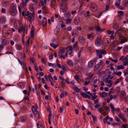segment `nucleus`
<instances>
[{"instance_id": "nucleus-1", "label": "nucleus", "mask_w": 128, "mask_h": 128, "mask_svg": "<svg viewBox=\"0 0 128 128\" xmlns=\"http://www.w3.org/2000/svg\"><path fill=\"white\" fill-rule=\"evenodd\" d=\"M102 43L101 39L99 38H97L95 40L94 44L95 45L98 46H100Z\"/></svg>"}, {"instance_id": "nucleus-2", "label": "nucleus", "mask_w": 128, "mask_h": 128, "mask_svg": "<svg viewBox=\"0 0 128 128\" xmlns=\"http://www.w3.org/2000/svg\"><path fill=\"white\" fill-rule=\"evenodd\" d=\"M2 5L4 7L7 8L9 6L10 3L8 1H5L3 0L2 2Z\"/></svg>"}, {"instance_id": "nucleus-3", "label": "nucleus", "mask_w": 128, "mask_h": 128, "mask_svg": "<svg viewBox=\"0 0 128 128\" xmlns=\"http://www.w3.org/2000/svg\"><path fill=\"white\" fill-rule=\"evenodd\" d=\"M96 64V62L94 60H91L88 62V65L90 68H92Z\"/></svg>"}, {"instance_id": "nucleus-4", "label": "nucleus", "mask_w": 128, "mask_h": 128, "mask_svg": "<svg viewBox=\"0 0 128 128\" xmlns=\"http://www.w3.org/2000/svg\"><path fill=\"white\" fill-rule=\"evenodd\" d=\"M30 15L28 17V19L30 22H32V21L34 19V15L30 12H29Z\"/></svg>"}, {"instance_id": "nucleus-5", "label": "nucleus", "mask_w": 128, "mask_h": 128, "mask_svg": "<svg viewBox=\"0 0 128 128\" xmlns=\"http://www.w3.org/2000/svg\"><path fill=\"white\" fill-rule=\"evenodd\" d=\"M60 8L63 10H65L66 8V3L64 1H61L60 3Z\"/></svg>"}, {"instance_id": "nucleus-6", "label": "nucleus", "mask_w": 128, "mask_h": 128, "mask_svg": "<svg viewBox=\"0 0 128 128\" xmlns=\"http://www.w3.org/2000/svg\"><path fill=\"white\" fill-rule=\"evenodd\" d=\"M91 8L93 11L96 12L98 10L97 5L95 4H92L91 6Z\"/></svg>"}, {"instance_id": "nucleus-7", "label": "nucleus", "mask_w": 128, "mask_h": 128, "mask_svg": "<svg viewBox=\"0 0 128 128\" xmlns=\"http://www.w3.org/2000/svg\"><path fill=\"white\" fill-rule=\"evenodd\" d=\"M102 67H103L101 66L100 65L98 64L96 65L94 68V70H100L102 68Z\"/></svg>"}, {"instance_id": "nucleus-8", "label": "nucleus", "mask_w": 128, "mask_h": 128, "mask_svg": "<svg viewBox=\"0 0 128 128\" xmlns=\"http://www.w3.org/2000/svg\"><path fill=\"white\" fill-rule=\"evenodd\" d=\"M79 42L82 44H84L85 42V39L84 37L82 36H80L78 38Z\"/></svg>"}, {"instance_id": "nucleus-9", "label": "nucleus", "mask_w": 128, "mask_h": 128, "mask_svg": "<svg viewBox=\"0 0 128 128\" xmlns=\"http://www.w3.org/2000/svg\"><path fill=\"white\" fill-rule=\"evenodd\" d=\"M8 12L12 16H15L17 13L16 10H11L10 11L9 10Z\"/></svg>"}, {"instance_id": "nucleus-10", "label": "nucleus", "mask_w": 128, "mask_h": 128, "mask_svg": "<svg viewBox=\"0 0 128 128\" xmlns=\"http://www.w3.org/2000/svg\"><path fill=\"white\" fill-rule=\"evenodd\" d=\"M96 53L97 55L99 56V58H102V56L101 55V50H96Z\"/></svg>"}, {"instance_id": "nucleus-11", "label": "nucleus", "mask_w": 128, "mask_h": 128, "mask_svg": "<svg viewBox=\"0 0 128 128\" xmlns=\"http://www.w3.org/2000/svg\"><path fill=\"white\" fill-rule=\"evenodd\" d=\"M0 20L1 22L3 24H4L6 22V18L4 16H1Z\"/></svg>"}, {"instance_id": "nucleus-12", "label": "nucleus", "mask_w": 128, "mask_h": 128, "mask_svg": "<svg viewBox=\"0 0 128 128\" xmlns=\"http://www.w3.org/2000/svg\"><path fill=\"white\" fill-rule=\"evenodd\" d=\"M31 29L30 36L31 38H32L34 37V27L33 26H31Z\"/></svg>"}, {"instance_id": "nucleus-13", "label": "nucleus", "mask_w": 128, "mask_h": 128, "mask_svg": "<svg viewBox=\"0 0 128 128\" xmlns=\"http://www.w3.org/2000/svg\"><path fill=\"white\" fill-rule=\"evenodd\" d=\"M109 119L110 121H112L113 120V119L112 118H110L109 116H107L106 117V118L104 119L103 122L104 123H106L107 120L108 119Z\"/></svg>"}, {"instance_id": "nucleus-14", "label": "nucleus", "mask_w": 128, "mask_h": 128, "mask_svg": "<svg viewBox=\"0 0 128 128\" xmlns=\"http://www.w3.org/2000/svg\"><path fill=\"white\" fill-rule=\"evenodd\" d=\"M74 22L75 24H77L79 22V18L78 17H75L74 19Z\"/></svg>"}, {"instance_id": "nucleus-15", "label": "nucleus", "mask_w": 128, "mask_h": 128, "mask_svg": "<svg viewBox=\"0 0 128 128\" xmlns=\"http://www.w3.org/2000/svg\"><path fill=\"white\" fill-rule=\"evenodd\" d=\"M10 7L12 8V10H16V5L14 3H12L10 6Z\"/></svg>"}, {"instance_id": "nucleus-16", "label": "nucleus", "mask_w": 128, "mask_h": 128, "mask_svg": "<svg viewBox=\"0 0 128 128\" xmlns=\"http://www.w3.org/2000/svg\"><path fill=\"white\" fill-rule=\"evenodd\" d=\"M66 49V48L61 47L60 49V51L61 54H62L65 51V50Z\"/></svg>"}, {"instance_id": "nucleus-17", "label": "nucleus", "mask_w": 128, "mask_h": 128, "mask_svg": "<svg viewBox=\"0 0 128 128\" xmlns=\"http://www.w3.org/2000/svg\"><path fill=\"white\" fill-rule=\"evenodd\" d=\"M94 38V34L93 33H91L88 35L87 38L88 39H91V38L93 39Z\"/></svg>"}, {"instance_id": "nucleus-18", "label": "nucleus", "mask_w": 128, "mask_h": 128, "mask_svg": "<svg viewBox=\"0 0 128 128\" xmlns=\"http://www.w3.org/2000/svg\"><path fill=\"white\" fill-rule=\"evenodd\" d=\"M50 45L51 47H53V48L54 49H56V47H58L59 46L58 44L55 45L53 43H50Z\"/></svg>"}, {"instance_id": "nucleus-19", "label": "nucleus", "mask_w": 128, "mask_h": 128, "mask_svg": "<svg viewBox=\"0 0 128 128\" xmlns=\"http://www.w3.org/2000/svg\"><path fill=\"white\" fill-rule=\"evenodd\" d=\"M72 35L74 37H76L78 35V32L76 30H75L74 32H72Z\"/></svg>"}, {"instance_id": "nucleus-20", "label": "nucleus", "mask_w": 128, "mask_h": 128, "mask_svg": "<svg viewBox=\"0 0 128 128\" xmlns=\"http://www.w3.org/2000/svg\"><path fill=\"white\" fill-rule=\"evenodd\" d=\"M35 8V6L33 4H32L30 6V10L31 11H32Z\"/></svg>"}, {"instance_id": "nucleus-21", "label": "nucleus", "mask_w": 128, "mask_h": 128, "mask_svg": "<svg viewBox=\"0 0 128 128\" xmlns=\"http://www.w3.org/2000/svg\"><path fill=\"white\" fill-rule=\"evenodd\" d=\"M27 4V3H25L24 1L22 0V3L20 4V6L22 8H23L24 6H26Z\"/></svg>"}, {"instance_id": "nucleus-22", "label": "nucleus", "mask_w": 128, "mask_h": 128, "mask_svg": "<svg viewBox=\"0 0 128 128\" xmlns=\"http://www.w3.org/2000/svg\"><path fill=\"white\" fill-rule=\"evenodd\" d=\"M42 25L43 26H45L47 24V20L46 18H44L42 20Z\"/></svg>"}, {"instance_id": "nucleus-23", "label": "nucleus", "mask_w": 128, "mask_h": 128, "mask_svg": "<svg viewBox=\"0 0 128 128\" xmlns=\"http://www.w3.org/2000/svg\"><path fill=\"white\" fill-rule=\"evenodd\" d=\"M80 94L82 96V97L84 98H86L88 95L86 93L82 92H80Z\"/></svg>"}, {"instance_id": "nucleus-24", "label": "nucleus", "mask_w": 128, "mask_h": 128, "mask_svg": "<svg viewBox=\"0 0 128 128\" xmlns=\"http://www.w3.org/2000/svg\"><path fill=\"white\" fill-rule=\"evenodd\" d=\"M124 68V67L122 65H117L116 66L117 70H119L120 69H123Z\"/></svg>"}, {"instance_id": "nucleus-25", "label": "nucleus", "mask_w": 128, "mask_h": 128, "mask_svg": "<svg viewBox=\"0 0 128 128\" xmlns=\"http://www.w3.org/2000/svg\"><path fill=\"white\" fill-rule=\"evenodd\" d=\"M56 2V0H51V5L53 7L55 6Z\"/></svg>"}, {"instance_id": "nucleus-26", "label": "nucleus", "mask_w": 128, "mask_h": 128, "mask_svg": "<svg viewBox=\"0 0 128 128\" xmlns=\"http://www.w3.org/2000/svg\"><path fill=\"white\" fill-rule=\"evenodd\" d=\"M100 96L101 97H105L106 96L107 94L105 92H103L102 93H100Z\"/></svg>"}, {"instance_id": "nucleus-27", "label": "nucleus", "mask_w": 128, "mask_h": 128, "mask_svg": "<svg viewBox=\"0 0 128 128\" xmlns=\"http://www.w3.org/2000/svg\"><path fill=\"white\" fill-rule=\"evenodd\" d=\"M9 42L8 40L5 39L3 42H2V44L4 45H6L8 44Z\"/></svg>"}, {"instance_id": "nucleus-28", "label": "nucleus", "mask_w": 128, "mask_h": 128, "mask_svg": "<svg viewBox=\"0 0 128 128\" xmlns=\"http://www.w3.org/2000/svg\"><path fill=\"white\" fill-rule=\"evenodd\" d=\"M34 115L36 116V118L38 119H39L40 118L39 114L37 110L33 112Z\"/></svg>"}, {"instance_id": "nucleus-29", "label": "nucleus", "mask_w": 128, "mask_h": 128, "mask_svg": "<svg viewBox=\"0 0 128 128\" xmlns=\"http://www.w3.org/2000/svg\"><path fill=\"white\" fill-rule=\"evenodd\" d=\"M67 64L68 65L71 66H74V62L70 60H69L68 61Z\"/></svg>"}, {"instance_id": "nucleus-30", "label": "nucleus", "mask_w": 128, "mask_h": 128, "mask_svg": "<svg viewBox=\"0 0 128 128\" xmlns=\"http://www.w3.org/2000/svg\"><path fill=\"white\" fill-rule=\"evenodd\" d=\"M78 42L76 41L74 44L73 46V47L75 50H76L78 48Z\"/></svg>"}, {"instance_id": "nucleus-31", "label": "nucleus", "mask_w": 128, "mask_h": 128, "mask_svg": "<svg viewBox=\"0 0 128 128\" xmlns=\"http://www.w3.org/2000/svg\"><path fill=\"white\" fill-rule=\"evenodd\" d=\"M118 13L120 14L118 15V16L120 17L123 16L124 15V12L122 11H119Z\"/></svg>"}, {"instance_id": "nucleus-32", "label": "nucleus", "mask_w": 128, "mask_h": 128, "mask_svg": "<svg viewBox=\"0 0 128 128\" xmlns=\"http://www.w3.org/2000/svg\"><path fill=\"white\" fill-rule=\"evenodd\" d=\"M123 29L122 28H120L119 30H118L117 32V34H120V33L122 32V31H123Z\"/></svg>"}, {"instance_id": "nucleus-33", "label": "nucleus", "mask_w": 128, "mask_h": 128, "mask_svg": "<svg viewBox=\"0 0 128 128\" xmlns=\"http://www.w3.org/2000/svg\"><path fill=\"white\" fill-rule=\"evenodd\" d=\"M120 0H118L116 1L115 3V5L116 6L118 7L119 6V5L120 4Z\"/></svg>"}, {"instance_id": "nucleus-34", "label": "nucleus", "mask_w": 128, "mask_h": 128, "mask_svg": "<svg viewBox=\"0 0 128 128\" xmlns=\"http://www.w3.org/2000/svg\"><path fill=\"white\" fill-rule=\"evenodd\" d=\"M104 81L106 82L108 84L111 83V82H112L111 80H108V78H106Z\"/></svg>"}, {"instance_id": "nucleus-35", "label": "nucleus", "mask_w": 128, "mask_h": 128, "mask_svg": "<svg viewBox=\"0 0 128 128\" xmlns=\"http://www.w3.org/2000/svg\"><path fill=\"white\" fill-rule=\"evenodd\" d=\"M110 107L112 110V112L115 111V110L114 108V105L112 104H110Z\"/></svg>"}, {"instance_id": "nucleus-36", "label": "nucleus", "mask_w": 128, "mask_h": 128, "mask_svg": "<svg viewBox=\"0 0 128 128\" xmlns=\"http://www.w3.org/2000/svg\"><path fill=\"white\" fill-rule=\"evenodd\" d=\"M95 28L97 31L99 32L101 31L102 29L98 26H95Z\"/></svg>"}, {"instance_id": "nucleus-37", "label": "nucleus", "mask_w": 128, "mask_h": 128, "mask_svg": "<svg viewBox=\"0 0 128 128\" xmlns=\"http://www.w3.org/2000/svg\"><path fill=\"white\" fill-rule=\"evenodd\" d=\"M123 2L125 6H126L128 5V0H124Z\"/></svg>"}, {"instance_id": "nucleus-38", "label": "nucleus", "mask_w": 128, "mask_h": 128, "mask_svg": "<svg viewBox=\"0 0 128 128\" xmlns=\"http://www.w3.org/2000/svg\"><path fill=\"white\" fill-rule=\"evenodd\" d=\"M41 124H42L40 122V121L38 122L37 124L38 128H42Z\"/></svg>"}, {"instance_id": "nucleus-39", "label": "nucleus", "mask_w": 128, "mask_h": 128, "mask_svg": "<svg viewBox=\"0 0 128 128\" xmlns=\"http://www.w3.org/2000/svg\"><path fill=\"white\" fill-rule=\"evenodd\" d=\"M12 32L10 30H8L6 33H5V36L7 37L8 35L10 34Z\"/></svg>"}, {"instance_id": "nucleus-40", "label": "nucleus", "mask_w": 128, "mask_h": 128, "mask_svg": "<svg viewBox=\"0 0 128 128\" xmlns=\"http://www.w3.org/2000/svg\"><path fill=\"white\" fill-rule=\"evenodd\" d=\"M26 117L24 116H21L20 118V120L22 121H24L26 119Z\"/></svg>"}, {"instance_id": "nucleus-41", "label": "nucleus", "mask_w": 128, "mask_h": 128, "mask_svg": "<svg viewBox=\"0 0 128 128\" xmlns=\"http://www.w3.org/2000/svg\"><path fill=\"white\" fill-rule=\"evenodd\" d=\"M92 80V82H93L94 84H95L96 83L97 81V78L95 76H94Z\"/></svg>"}, {"instance_id": "nucleus-42", "label": "nucleus", "mask_w": 128, "mask_h": 128, "mask_svg": "<svg viewBox=\"0 0 128 128\" xmlns=\"http://www.w3.org/2000/svg\"><path fill=\"white\" fill-rule=\"evenodd\" d=\"M32 110L33 112L37 110L36 107H34V106H32Z\"/></svg>"}, {"instance_id": "nucleus-43", "label": "nucleus", "mask_w": 128, "mask_h": 128, "mask_svg": "<svg viewBox=\"0 0 128 128\" xmlns=\"http://www.w3.org/2000/svg\"><path fill=\"white\" fill-rule=\"evenodd\" d=\"M66 24H68L70 23L72 21V19L71 18H68L66 20Z\"/></svg>"}, {"instance_id": "nucleus-44", "label": "nucleus", "mask_w": 128, "mask_h": 128, "mask_svg": "<svg viewBox=\"0 0 128 128\" xmlns=\"http://www.w3.org/2000/svg\"><path fill=\"white\" fill-rule=\"evenodd\" d=\"M30 40V37H29L28 38L26 44V45L27 47L28 46V45L29 44V42Z\"/></svg>"}, {"instance_id": "nucleus-45", "label": "nucleus", "mask_w": 128, "mask_h": 128, "mask_svg": "<svg viewBox=\"0 0 128 128\" xmlns=\"http://www.w3.org/2000/svg\"><path fill=\"white\" fill-rule=\"evenodd\" d=\"M77 92H80V90L77 87H75L74 89Z\"/></svg>"}, {"instance_id": "nucleus-46", "label": "nucleus", "mask_w": 128, "mask_h": 128, "mask_svg": "<svg viewBox=\"0 0 128 128\" xmlns=\"http://www.w3.org/2000/svg\"><path fill=\"white\" fill-rule=\"evenodd\" d=\"M118 24L116 23L114 25L113 27V28L116 29L117 28H118Z\"/></svg>"}, {"instance_id": "nucleus-47", "label": "nucleus", "mask_w": 128, "mask_h": 128, "mask_svg": "<svg viewBox=\"0 0 128 128\" xmlns=\"http://www.w3.org/2000/svg\"><path fill=\"white\" fill-rule=\"evenodd\" d=\"M93 76V75H91L90 76H89L88 77L85 78V80H90L91 79Z\"/></svg>"}, {"instance_id": "nucleus-48", "label": "nucleus", "mask_w": 128, "mask_h": 128, "mask_svg": "<svg viewBox=\"0 0 128 128\" xmlns=\"http://www.w3.org/2000/svg\"><path fill=\"white\" fill-rule=\"evenodd\" d=\"M118 116L120 118L122 119H124V116L121 114H120Z\"/></svg>"}, {"instance_id": "nucleus-49", "label": "nucleus", "mask_w": 128, "mask_h": 128, "mask_svg": "<svg viewBox=\"0 0 128 128\" xmlns=\"http://www.w3.org/2000/svg\"><path fill=\"white\" fill-rule=\"evenodd\" d=\"M16 48L17 50H20L22 49L21 46L19 45H17L16 46Z\"/></svg>"}, {"instance_id": "nucleus-50", "label": "nucleus", "mask_w": 128, "mask_h": 128, "mask_svg": "<svg viewBox=\"0 0 128 128\" xmlns=\"http://www.w3.org/2000/svg\"><path fill=\"white\" fill-rule=\"evenodd\" d=\"M34 88H35V90L36 91L37 94H38L40 93V92L39 90H38L37 89V86L36 84L34 85Z\"/></svg>"}, {"instance_id": "nucleus-51", "label": "nucleus", "mask_w": 128, "mask_h": 128, "mask_svg": "<svg viewBox=\"0 0 128 128\" xmlns=\"http://www.w3.org/2000/svg\"><path fill=\"white\" fill-rule=\"evenodd\" d=\"M124 50L125 51H128V46H125L124 48Z\"/></svg>"}, {"instance_id": "nucleus-52", "label": "nucleus", "mask_w": 128, "mask_h": 128, "mask_svg": "<svg viewBox=\"0 0 128 128\" xmlns=\"http://www.w3.org/2000/svg\"><path fill=\"white\" fill-rule=\"evenodd\" d=\"M124 92H120V96L121 98H123L124 96Z\"/></svg>"}, {"instance_id": "nucleus-53", "label": "nucleus", "mask_w": 128, "mask_h": 128, "mask_svg": "<svg viewBox=\"0 0 128 128\" xmlns=\"http://www.w3.org/2000/svg\"><path fill=\"white\" fill-rule=\"evenodd\" d=\"M65 14H66V16L67 17H69L70 16V13L69 12L67 13L64 14V15Z\"/></svg>"}, {"instance_id": "nucleus-54", "label": "nucleus", "mask_w": 128, "mask_h": 128, "mask_svg": "<svg viewBox=\"0 0 128 128\" xmlns=\"http://www.w3.org/2000/svg\"><path fill=\"white\" fill-rule=\"evenodd\" d=\"M103 61L101 60H100V64L102 67H103L104 65V63L102 62Z\"/></svg>"}, {"instance_id": "nucleus-55", "label": "nucleus", "mask_w": 128, "mask_h": 128, "mask_svg": "<svg viewBox=\"0 0 128 128\" xmlns=\"http://www.w3.org/2000/svg\"><path fill=\"white\" fill-rule=\"evenodd\" d=\"M18 24V21L16 20L14 21V26H16L17 27V24Z\"/></svg>"}, {"instance_id": "nucleus-56", "label": "nucleus", "mask_w": 128, "mask_h": 128, "mask_svg": "<svg viewBox=\"0 0 128 128\" xmlns=\"http://www.w3.org/2000/svg\"><path fill=\"white\" fill-rule=\"evenodd\" d=\"M66 48H69V50L70 51H72V47L70 46H67Z\"/></svg>"}, {"instance_id": "nucleus-57", "label": "nucleus", "mask_w": 128, "mask_h": 128, "mask_svg": "<svg viewBox=\"0 0 128 128\" xmlns=\"http://www.w3.org/2000/svg\"><path fill=\"white\" fill-rule=\"evenodd\" d=\"M35 64V65H34L35 66H34V68L35 70H36V72H38V67L36 63H35V64Z\"/></svg>"}, {"instance_id": "nucleus-58", "label": "nucleus", "mask_w": 128, "mask_h": 128, "mask_svg": "<svg viewBox=\"0 0 128 128\" xmlns=\"http://www.w3.org/2000/svg\"><path fill=\"white\" fill-rule=\"evenodd\" d=\"M41 61L44 64H45L46 62L45 59L43 58H42L41 59Z\"/></svg>"}, {"instance_id": "nucleus-59", "label": "nucleus", "mask_w": 128, "mask_h": 128, "mask_svg": "<svg viewBox=\"0 0 128 128\" xmlns=\"http://www.w3.org/2000/svg\"><path fill=\"white\" fill-rule=\"evenodd\" d=\"M75 78L78 81L79 80H80V78L77 76H74Z\"/></svg>"}, {"instance_id": "nucleus-60", "label": "nucleus", "mask_w": 128, "mask_h": 128, "mask_svg": "<svg viewBox=\"0 0 128 128\" xmlns=\"http://www.w3.org/2000/svg\"><path fill=\"white\" fill-rule=\"evenodd\" d=\"M128 58H124L122 60V61L123 63H124L128 62Z\"/></svg>"}, {"instance_id": "nucleus-61", "label": "nucleus", "mask_w": 128, "mask_h": 128, "mask_svg": "<svg viewBox=\"0 0 128 128\" xmlns=\"http://www.w3.org/2000/svg\"><path fill=\"white\" fill-rule=\"evenodd\" d=\"M127 41L128 40L126 39H122V40H121V44L125 42H127Z\"/></svg>"}, {"instance_id": "nucleus-62", "label": "nucleus", "mask_w": 128, "mask_h": 128, "mask_svg": "<svg viewBox=\"0 0 128 128\" xmlns=\"http://www.w3.org/2000/svg\"><path fill=\"white\" fill-rule=\"evenodd\" d=\"M92 117L93 118V120L94 121H96V117L95 116H94L93 115H92Z\"/></svg>"}, {"instance_id": "nucleus-63", "label": "nucleus", "mask_w": 128, "mask_h": 128, "mask_svg": "<svg viewBox=\"0 0 128 128\" xmlns=\"http://www.w3.org/2000/svg\"><path fill=\"white\" fill-rule=\"evenodd\" d=\"M97 95H94V96H93L92 98V100H94L96 98H97Z\"/></svg>"}, {"instance_id": "nucleus-64", "label": "nucleus", "mask_w": 128, "mask_h": 128, "mask_svg": "<svg viewBox=\"0 0 128 128\" xmlns=\"http://www.w3.org/2000/svg\"><path fill=\"white\" fill-rule=\"evenodd\" d=\"M122 72H117L116 75L118 76H120L121 75Z\"/></svg>"}]
</instances>
